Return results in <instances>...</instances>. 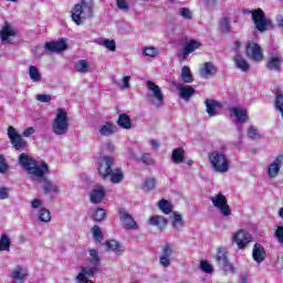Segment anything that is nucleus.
<instances>
[{
  "label": "nucleus",
  "instance_id": "obj_2",
  "mask_svg": "<svg viewBox=\"0 0 283 283\" xmlns=\"http://www.w3.org/2000/svg\"><path fill=\"white\" fill-rule=\"evenodd\" d=\"M97 174L103 180H109L113 185H120L125 180L123 169L116 167V159L112 156L97 158Z\"/></svg>",
  "mask_w": 283,
  "mask_h": 283
},
{
  "label": "nucleus",
  "instance_id": "obj_6",
  "mask_svg": "<svg viewBox=\"0 0 283 283\" xmlns=\"http://www.w3.org/2000/svg\"><path fill=\"white\" fill-rule=\"evenodd\" d=\"M214 260L217 262V266L223 271L224 275L228 273H232V275H234L235 265L229 261V251H227V248L219 247L217 249Z\"/></svg>",
  "mask_w": 283,
  "mask_h": 283
},
{
  "label": "nucleus",
  "instance_id": "obj_20",
  "mask_svg": "<svg viewBox=\"0 0 283 283\" xmlns=\"http://www.w3.org/2000/svg\"><path fill=\"white\" fill-rule=\"evenodd\" d=\"M266 70L272 72H282V56L280 55H272L268 59L265 63Z\"/></svg>",
  "mask_w": 283,
  "mask_h": 283
},
{
  "label": "nucleus",
  "instance_id": "obj_23",
  "mask_svg": "<svg viewBox=\"0 0 283 283\" xmlns=\"http://www.w3.org/2000/svg\"><path fill=\"white\" fill-rule=\"evenodd\" d=\"M217 72H218V69L211 62H206L203 64V67L200 70V74L201 76H203V78H211V76H214Z\"/></svg>",
  "mask_w": 283,
  "mask_h": 283
},
{
  "label": "nucleus",
  "instance_id": "obj_45",
  "mask_svg": "<svg viewBox=\"0 0 283 283\" xmlns=\"http://www.w3.org/2000/svg\"><path fill=\"white\" fill-rule=\"evenodd\" d=\"M39 219L41 222H50L52 220V213L48 209L42 208L39 212Z\"/></svg>",
  "mask_w": 283,
  "mask_h": 283
},
{
  "label": "nucleus",
  "instance_id": "obj_19",
  "mask_svg": "<svg viewBox=\"0 0 283 283\" xmlns=\"http://www.w3.org/2000/svg\"><path fill=\"white\" fill-rule=\"evenodd\" d=\"M283 155H279L275 160L269 165L268 167V176L269 178H277L280 174V169H282Z\"/></svg>",
  "mask_w": 283,
  "mask_h": 283
},
{
  "label": "nucleus",
  "instance_id": "obj_29",
  "mask_svg": "<svg viewBox=\"0 0 283 283\" xmlns=\"http://www.w3.org/2000/svg\"><path fill=\"white\" fill-rule=\"evenodd\" d=\"M107 251H113L116 255H123V245L116 240H108L105 242Z\"/></svg>",
  "mask_w": 283,
  "mask_h": 283
},
{
  "label": "nucleus",
  "instance_id": "obj_46",
  "mask_svg": "<svg viewBox=\"0 0 283 283\" xmlns=\"http://www.w3.org/2000/svg\"><path fill=\"white\" fill-rule=\"evenodd\" d=\"M90 255L92 256L91 264H93L94 266H101V256L98 255V251H96L95 249H91Z\"/></svg>",
  "mask_w": 283,
  "mask_h": 283
},
{
  "label": "nucleus",
  "instance_id": "obj_28",
  "mask_svg": "<svg viewBox=\"0 0 283 283\" xmlns=\"http://www.w3.org/2000/svg\"><path fill=\"white\" fill-rule=\"evenodd\" d=\"M117 125L122 129H132V117L127 113L119 114L117 118Z\"/></svg>",
  "mask_w": 283,
  "mask_h": 283
},
{
  "label": "nucleus",
  "instance_id": "obj_40",
  "mask_svg": "<svg viewBox=\"0 0 283 283\" xmlns=\"http://www.w3.org/2000/svg\"><path fill=\"white\" fill-rule=\"evenodd\" d=\"M29 76L34 83H39V81H41V72H39L36 66L29 67Z\"/></svg>",
  "mask_w": 283,
  "mask_h": 283
},
{
  "label": "nucleus",
  "instance_id": "obj_57",
  "mask_svg": "<svg viewBox=\"0 0 283 283\" xmlns=\"http://www.w3.org/2000/svg\"><path fill=\"white\" fill-rule=\"evenodd\" d=\"M10 198V193L8 192V188L1 187L0 188V200H8Z\"/></svg>",
  "mask_w": 283,
  "mask_h": 283
},
{
  "label": "nucleus",
  "instance_id": "obj_13",
  "mask_svg": "<svg viewBox=\"0 0 283 283\" xmlns=\"http://www.w3.org/2000/svg\"><path fill=\"white\" fill-rule=\"evenodd\" d=\"M161 253L159 264L165 269H169V266H171V256L176 253L171 247V243H166L161 250Z\"/></svg>",
  "mask_w": 283,
  "mask_h": 283
},
{
  "label": "nucleus",
  "instance_id": "obj_17",
  "mask_svg": "<svg viewBox=\"0 0 283 283\" xmlns=\"http://www.w3.org/2000/svg\"><path fill=\"white\" fill-rule=\"evenodd\" d=\"M148 224H150V227H157L159 231H165L167 224H169V220L164 216L155 214L149 218Z\"/></svg>",
  "mask_w": 283,
  "mask_h": 283
},
{
  "label": "nucleus",
  "instance_id": "obj_31",
  "mask_svg": "<svg viewBox=\"0 0 283 283\" xmlns=\"http://www.w3.org/2000/svg\"><path fill=\"white\" fill-rule=\"evenodd\" d=\"M232 113L238 119V123H247V120H249V115L247 114V109L244 108L240 109L238 107H233Z\"/></svg>",
  "mask_w": 283,
  "mask_h": 283
},
{
  "label": "nucleus",
  "instance_id": "obj_14",
  "mask_svg": "<svg viewBox=\"0 0 283 283\" xmlns=\"http://www.w3.org/2000/svg\"><path fill=\"white\" fill-rule=\"evenodd\" d=\"M44 48L51 53L65 52V50H67V42H65V39H60L56 41L46 42Z\"/></svg>",
  "mask_w": 283,
  "mask_h": 283
},
{
  "label": "nucleus",
  "instance_id": "obj_11",
  "mask_svg": "<svg viewBox=\"0 0 283 283\" xmlns=\"http://www.w3.org/2000/svg\"><path fill=\"white\" fill-rule=\"evenodd\" d=\"M119 220L127 231H136L138 229V223L134 220V217L127 212L125 208L119 210Z\"/></svg>",
  "mask_w": 283,
  "mask_h": 283
},
{
  "label": "nucleus",
  "instance_id": "obj_21",
  "mask_svg": "<svg viewBox=\"0 0 283 283\" xmlns=\"http://www.w3.org/2000/svg\"><path fill=\"white\" fill-rule=\"evenodd\" d=\"M252 258L254 262H258V264H261V262H264V260H266V251L264 250V247H262V244L255 243L253 245Z\"/></svg>",
  "mask_w": 283,
  "mask_h": 283
},
{
  "label": "nucleus",
  "instance_id": "obj_7",
  "mask_svg": "<svg viewBox=\"0 0 283 283\" xmlns=\"http://www.w3.org/2000/svg\"><path fill=\"white\" fill-rule=\"evenodd\" d=\"M252 14V21L259 32H266V30H273V21L266 19L262 9H254L250 11Z\"/></svg>",
  "mask_w": 283,
  "mask_h": 283
},
{
  "label": "nucleus",
  "instance_id": "obj_9",
  "mask_svg": "<svg viewBox=\"0 0 283 283\" xmlns=\"http://www.w3.org/2000/svg\"><path fill=\"white\" fill-rule=\"evenodd\" d=\"M245 54L252 61L260 63V61H264V53L262 52V46L258 43L248 42L245 46Z\"/></svg>",
  "mask_w": 283,
  "mask_h": 283
},
{
  "label": "nucleus",
  "instance_id": "obj_1",
  "mask_svg": "<svg viewBox=\"0 0 283 283\" xmlns=\"http://www.w3.org/2000/svg\"><path fill=\"white\" fill-rule=\"evenodd\" d=\"M19 163L21 167L24 169V171H27V174L31 176V178H43L44 193H56V191H59V188L51 184V181L48 180V178H45V174L50 172V166L48 165V163H42V165L39 166V163L25 153L20 154Z\"/></svg>",
  "mask_w": 283,
  "mask_h": 283
},
{
  "label": "nucleus",
  "instance_id": "obj_36",
  "mask_svg": "<svg viewBox=\"0 0 283 283\" xmlns=\"http://www.w3.org/2000/svg\"><path fill=\"white\" fill-rule=\"evenodd\" d=\"M75 72H80L81 74H85V72H90V64L86 60H80L74 65Z\"/></svg>",
  "mask_w": 283,
  "mask_h": 283
},
{
  "label": "nucleus",
  "instance_id": "obj_41",
  "mask_svg": "<svg viewBox=\"0 0 283 283\" xmlns=\"http://www.w3.org/2000/svg\"><path fill=\"white\" fill-rule=\"evenodd\" d=\"M92 233H93V238H94L95 242L101 244V242H103V230H101V228L98 226H93Z\"/></svg>",
  "mask_w": 283,
  "mask_h": 283
},
{
  "label": "nucleus",
  "instance_id": "obj_35",
  "mask_svg": "<svg viewBox=\"0 0 283 283\" xmlns=\"http://www.w3.org/2000/svg\"><path fill=\"white\" fill-rule=\"evenodd\" d=\"M181 80L184 83H193V74H191V69H189V66H184L181 69Z\"/></svg>",
  "mask_w": 283,
  "mask_h": 283
},
{
  "label": "nucleus",
  "instance_id": "obj_58",
  "mask_svg": "<svg viewBox=\"0 0 283 283\" xmlns=\"http://www.w3.org/2000/svg\"><path fill=\"white\" fill-rule=\"evenodd\" d=\"M33 54L36 59H41L43 56V46L39 45L33 49Z\"/></svg>",
  "mask_w": 283,
  "mask_h": 283
},
{
  "label": "nucleus",
  "instance_id": "obj_15",
  "mask_svg": "<svg viewBox=\"0 0 283 283\" xmlns=\"http://www.w3.org/2000/svg\"><path fill=\"white\" fill-rule=\"evenodd\" d=\"M105 187L103 185H96L91 191L90 198L93 205H101L105 200Z\"/></svg>",
  "mask_w": 283,
  "mask_h": 283
},
{
  "label": "nucleus",
  "instance_id": "obj_54",
  "mask_svg": "<svg viewBox=\"0 0 283 283\" xmlns=\"http://www.w3.org/2000/svg\"><path fill=\"white\" fill-rule=\"evenodd\" d=\"M274 235H275L277 242H280V244H283V226H279L276 228Z\"/></svg>",
  "mask_w": 283,
  "mask_h": 283
},
{
  "label": "nucleus",
  "instance_id": "obj_53",
  "mask_svg": "<svg viewBox=\"0 0 283 283\" xmlns=\"http://www.w3.org/2000/svg\"><path fill=\"white\" fill-rule=\"evenodd\" d=\"M104 46L106 50H109V52H116V41L114 40H105Z\"/></svg>",
  "mask_w": 283,
  "mask_h": 283
},
{
  "label": "nucleus",
  "instance_id": "obj_12",
  "mask_svg": "<svg viewBox=\"0 0 283 283\" xmlns=\"http://www.w3.org/2000/svg\"><path fill=\"white\" fill-rule=\"evenodd\" d=\"M8 136L14 149L19 150L25 149V147H28V143L21 135H19V133H17V129L13 126L8 127Z\"/></svg>",
  "mask_w": 283,
  "mask_h": 283
},
{
  "label": "nucleus",
  "instance_id": "obj_34",
  "mask_svg": "<svg viewBox=\"0 0 283 283\" xmlns=\"http://www.w3.org/2000/svg\"><path fill=\"white\" fill-rule=\"evenodd\" d=\"M12 245V241H10V237L6 233L0 235V252L1 251H10V247Z\"/></svg>",
  "mask_w": 283,
  "mask_h": 283
},
{
  "label": "nucleus",
  "instance_id": "obj_25",
  "mask_svg": "<svg viewBox=\"0 0 283 283\" xmlns=\"http://www.w3.org/2000/svg\"><path fill=\"white\" fill-rule=\"evenodd\" d=\"M178 91L180 98H182L184 101H190L191 96L196 94V88H193L192 86L179 85Z\"/></svg>",
  "mask_w": 283,
  "mask_h": 283
},
{
  "label": "nucleus",
  "instance_id": "obj_62",
  "mask_svg": "<svg viewBox=\"0 0 283 283\" xmlns=\"http://www.w3.org/2000/svg\"><path fill=\"white\" fill-rule=\"evenodd\" d=\"M32 209H39L41 207V199H33L31 202Z\"/></svg>",
  "mask_w": 283,
  "mask_h": 283
},
{
  "label": "nucleus",
  "instance_id": "obj_60",
  "mask_svg": "<svg viewBox=\"0 0 283 283\" xmlns=\"http://www.w3.org/2000/svg\"><path fill=\"white\" fill-rule=\"evenodd\" d=\"M22 134L25 138H30V136L34 134V127H28L27 129L23 130Z\"/></svg>",
  "mask_w": 283,
  "mask_h": 283
},
{
  "label": "nucleus",
  "instance_id": "obj_44",
  "mask_svg": "<svg viewBox=\"0 0 283 283\" xmlns=\"http://www.w3.org/2000/svg\"><path fill=\"white\" fill-rule=\"evenodd\" d=\"M275 109L281 113V116L283 118V94L277 93L274 101Z\"/></svg>",
  "mask_w": 283,
  "mask_h": 283
},
{
  "label": "nucleus",
  "instance_id": "obj_18",
  "mask_svg": "<svg viewBox=\"0 0 283 283\" xmlns=\"http://www.w3.org/2000/svg\"><path fill=\"white\" fill-rule=\"evenodd\" d=\"M146 86L149 92H153L154 98L158 102V105H164L165 95H163V91H160V86L156 85L153 81H146Z\"/></svg>",
  "mask_w": 283,
  "mask_h": 283
},
{
  "label": "nucleus",
  "instance_id": "obj_49",
  "mask_svg": "<svg viewBox=\"0 0 283 283\" xmlns=\"http://www.w3.org/2000/svg\"><path fill=\"white\" fill-rule=\"evenodd\" d=\"M144 187L145 189H147V191H154V189H156V178L154 177L146 178L144 182Z\"/></svg>",
  "mask_w": 283,
  "mask_h": 283
},
{
  "label": "nucleus",
  "instance_id": "obj_33",
  "mask_svg": "<svg viewBox=\"0 0 283 283\" xmlns=\"http://www.w3.org/2000/svg\"><path fill=\"white\" fill-rule=\"evenodd\" d=\"M171 224L175 228V231H180V229H182V227H185V221L182 220V214L175 211Z\"/></svg>",
  "mask_w": 283,
  "mask_h": 283
},
{
  "label": "nucleus",
  "instance_id": "obj_50",
  "mask_svg": "<svg viewBox=\"0 0 283 283\" xmlns=\"http://www.w3.org/2000/svg\"><path fill=\"white\" fill-rule=\"evenodd\" d=\"M179 14L180 17H182V19H186L187 21H191V19H193V13L189 8H181L179 10Z\"/></svg>",
  "mask_w": 283,
  "mask_h": 283
},
{
  "label": "nucleus",
  "instance_id": "obj_59",
  "mask_svg": "<svg viewBox=\"0 0 283 283\" xmlns=\"http://www.w3.org/2000/svg\"><path fill=\"white\" fill-rule=\"evenodd\" d=\"M78 283H93L92 280L87 279V276H85V274H78L76 276Z\"/></svg>",
  "mask_w": 283,
  "mask_h": 283
},
{
  "label": "nucleus",
  "instance_id": "obj_52",
  "mask_svg": "<svg viewBox=\"0 0 283 283\" xmlns=\"http://www.w3.org/2000/svg\"><path fill=\"white\" fill-rule=\"evenodd\" d=\"M10 170V166H8V161H6V157L0 154V174H8Z\"/></svg>",
  "mask_w": 283,
  "mask_h": 283
},
{
  "label": "nucleus",
  "instance_id": "obj_26",
  "mask_svg": "<svg viewBox=\"0 0 283 283\" xmlns=\"http://www.w3.org/2000/svg\"><path fill=\"white\" fill-rule=\"evenodd\" d=\"M118 132V126L114 125L112 122H106L105 125H103L99 128L101 136H112Z\"/></svg>",
  "mask_w": 283,
  "mask_h": 283
},
{
  "label": "nucleus",
  "instance_id": "obj_43",
  "mask_svg": "<svg viewBox=\"0 0 283 283\" xmlns=\"http://www.w3.org/2000/svg\"><path fill=\"white\" fill-rule=\"evenodd\" d=\"M199 269L203 273H208V274L213 273V265H211V263H209V261H207V260H201L200 261Z\"/></svg>",
  "mask_w": 283,
  "mask_h": 283
},
{
  "label": "nucleus",
  "instance_id": "obj_4",
  "mask_svg": "<svg viewBox=\"0 0 283 283\" xmlns=\"http://www.w3.org/2000/svg\"><path fill=\"white\" fill-rule=\"evenodd\" d=\"M52 132L55 136H65L70 132V117L66 109H56V115L52 122Z\"/></svg>",
  "mask_w": 283,
  "mask_h": 283
},
{
  "label": "nucleus",
  "instance_id": "obj_47",
  "mask_svg": "<svg viewBox=\"0 0 283 283\" xmlns=\"http://www.w3.org/2000/svg\"><path fill=\"white\" fill-rule=\"evenodd\" d=\"M25 275H28V273L23 272V269L18 268L17 270H14L12 272V277L13 280H18L19 282H23L25 280Z\"/></svg>",
  "mask_w": 283,
  "mask_h": 283
},
{
  "label": "nucleus",
  "instance_id": "obj_30",
  "mask_svg": "<svg viewBox=\"0 0 283 283\" xmlns=\"http://www.w3.org/2000/svg\"><path fill=\"white\" fill-rule=\"evenodd\" d=\"M158 209L161 210V213H165V216H169V213H172L174 206L169 202L167 199H161L158 201Z\"/></svg>",
  "mask_w": 283,
  "mask_h": 283
},
{
  "label": "nucleus",
  "instance_id": "obj_55",
  "mask_svg": "<svg viewBox=\"0 0 283 283\" xmlns=\"http://www.w3.org/2000/svg\"><path fill=\"white\" fill-rule=\"evenodd\" d=\"M36 101H40V103H50V101H52V96L48 94H38Z\"/></svg>",
  "mask_w": 283,
  "mask_h": 283
},
{
  "label": "nucleus",
  "instance_id": "obj_16",
  "mask_svg": "<svg viewBox=\"0 0 283 283\" xmlns=\"http://www.w3.org/2000/svg\"><path fill=\"white\" fill-rule=\"evenodd\" d=\"M200 48H202V43H200V41L195 39L188 40L181 50L184 59H187L189 54H192L196 50H200Z\"/></svg>",
  "mask_w": 283,
  "mask_h": 283
},
{
  "label": "nucleus",
  "instance_id": "obj_48",
  "mask_svg": "<svg viewBox=\"0 0 283 283\" xmlns=\"http://www.w3.org/2000/svg\"><path fill=\"white\" fill-rule=\"evenodd\" d=\"M140 160L142 163H144V165H147L148 167L156 165V160L151 158V154L149 153L142 154Z\"/></svg>",
  "mask_w": 283,
  "mask_h": 283
},
{
  "label": "nucleus",
  "instance_id": "obj_8",
  "mask_svg": "<svg viewBox=\"0 0 283 283\" xmlns=\"http://www.w3.org/2000/svg\"><path fill=\"white\" fill-rule=\"evenodd\" d=\"M213 207L220 211L222 216L228 218V216H231V207H229V202L227 200V197L222 195L221 192L217 193L216 196L210 198Z\"/></svg>",
  "mask_w": 283,
  "mask_h": 283
},
{
  "label": "nucleus",
  "instance_id": "obj_63",
  "mask_svg": "<svg viewBox=\"0 0 283 283\" xmlns=\"http://www.w3.org/2000/svg\"><path fill=\"white\" fill-rule=\"evenodd\" d=\"M150 145H151L153 149H158L160 147V144L156 139H153L150 142Z\"/></svg>",
  "mask_w": 283,
  "mask_h": 283
},
{
  "label": "nucleus",
  "instance_id": "obj_51",
  "mask_svg": "<svg viewBox=\"0 0 283 283\" xmlns=\"http://www.w3.org/2000/svg\"><path fill=\"white\" fill-rule=\"evenodd\" d=\"M248 136L252 139V140H258L260 139V132L253 127V126H249L248 127Z\"/></svg>",
  "mask_w": 283,
  "mask_h": 283
},
{
  "label": "nucleus",
  "instance_id": "obj_5",
  "mask_svg": "<svg viewBox=\"0 0 283 283\" xmlns=\"http://www.w3.org/2000/svg\"><path fill=\"white\" fill-rule=\"evenodd\" d=\"M208 159L216 174H227L229 171V157L224 153L213 150L208 154Z\"/></svg>",
  "mask_w": 283,
  "mask_h": 283
},
{
  "label": "nucleus",
  "instance_id": "obj_24",
  "mask_svg": "<svg viewBox=\"0 0 283 283\" xmlns=\"http://www.w3.org/2000/svg\"><path fill=\"white\" fill-rule=\"evenodd\" d=\"M205 104H206V112L208 116H210V118L213 116H218V113L216 112V109H218V107H221L218 101L206 99Z\"/></svg>",
  "mask_w": 283,
  "mask_h": 283
},
{
  "label": "nucleus",
  "instance_id": "obj_39",
  "mask_svg": "<svg viewBox=\"0 0 283 283\" xmlns=\"http://www.w3.org/2000/svg\"><path fill=\"white\" fill-rule=\"evenodd\" d=\"M234 61L237 63V67H239V70H241L242 72H249V70H251V65H249V62H247V60L237 56Z\"/></svg>",
  "mask_w": 283,
  "mask_h": 283
},
{
  "label": "nucleus",
  "instance_id": "obj_56",
  "mask_svg": "<svg viewBox=\"0 0 283 283\" xmlns=\"http://www.w3.org/2000/svg\"><path fill=\"white\" fill-rule=\"evenodd\" d=\"M116 6L118 10H129V4H127V1L125 0H117Z\"/></svg>",
  "mask_w": 283,
  "mask_h": 283
},
{
  "label": "nucleus",
  "instance_id": "obj_38",
  "mask_svg": "<svg viewBox=\"0 0 283 283\" xmlns=\"http://www.w3.org/2000/svg\"><path fill=\"white\" fill-rule=\"evenodd\" d=\"M93 220L95 222H103L107 218V212H105V209L103 208H97L94 213H93Z\"/></svg>",
  "mask_w": 283,
  "mask_h": 283
},
{
  "label": "nucleus",
  "instance_id": "obj_64",
  "mask_svg": "<svg viewBox=\"0 0 283 283\" xmlns=\"http://www.w3.org/2000/svg\"><path fill=\"white\" fill-rule=\"evenodd\" d=\"M276 23H277V25H279L280 28H283V19H282V17H280V18L276 19Z\"/></svg>",
  "mask_w": 283,
  "mask_h": 283
},
{
  "label": "nucleus",
  "instance_id": "obj_3",
  "mask_svg": "<svg viewBox=\"0 0 283 283\" xmlns=\"http://www.w3.org/2000/svg\"><path fill=\"white\" fill-rule=\"evenodd\" d=\"M94 17V0H82L73 7L71 11L72 21L76 25H81L86 19H92Z\"/></svg>",
  "mask_w": 283,
  "mask_h": 283
},
{
  "label": "nucleus",
  "instance_id": "obj_61",
  "mask_svg": "<svg viewBox=\"0 0 283 283\" xmlns=\"http://www.w3.org/2000/svg\"><path fill=\"white\" fill-rule=\"evenodd\" d=\"M130 76L129 75H126L123 77V83H124V88L125 90H129V81H130Z\"/></svg>",
  "mask_w": 283,
  "mask_h": 283
},
{
  "label": "nucleus",
  "instance_id": "obj_22",
  "mask_svg": "<svg viewBox=\"0 0 283 283\" xmlns=\"http://www.w3.org/2000/svg\"><path fill=\"white\" fill-rule=\"evenodd\" d=\"M0 36L2 43H10V36H17V33L14 32V30H12V27H10L8 22H4V25L0 31Z\"/></svg>",
  "mask_w": 283,
  "mask_h": 283
},
{
  "label": "nucleus",
  "instance_id": "obj_42",
  "mask_svg": "<svg viewBox=\"0 0 283 283\" xmlns=\"http://www.w3.org/2000/svg\"><path fill=\"white\" fill-rule=\"evenodd\" d=\"M143 54L145 56H149L150 59H156V56H158V48L145 46L143 49Z\"/></svg>",
  "mask_w": 283,
  "mask_h": 283
},
{
  "label": "nucleus",
  "instance_id": "obj_32",
  "mask_svg": "<svg viewBox=\"0 0 283 283\" xmlns=\"http://www.w3.org/2000/svg\"><path fill=\"white\" fill-rule=\"evenodd\" d=\"M219 30L222 34H231V20L224 17L219 21Z\"/></svg>",
  "mask_w": 283,
  "mask_h": 283
},
{
  "label": "nucleus",
  "instance_id": "obj_27",
  "mask_svg": "<svg viewBox=\"0 0 283 283\" xmlns=\"http://www.w3.org/2000/svg\"><path fill=\"white\" fill-rule=\"evenodd\" d=\"M170 158L174 165H180L185 163V148L179 147V148L172 149Z\"/></svg>",
  "mask_w": 283,
  "mask_h": 283
},
{
  "label": "nucleus",
  "instance_id": "obj_10",
  "mask_svg": "<svg viewBox=\"0 0 283 283\" xmlns=\"http://www.w3.org/2000/svg\"><path fill=\"white\" fill-rule=\"evenodd\" d=\"M232 242L237 244L238 249H247L250 242H253V235L245 230H239L233 234Z\"/></svg>",
  "mask_w": 283,
  "mask_h": 283
},
{
  "label": "nucleus",
  "instance_id": "obj_37",
  "mask_svg": "<svg viewBox=\"0 0 283 283\" xmlns=\"http://www.w3.org/2000/svg\"><path fill=\"white\" fill-rule=\"evenodd\" d=\"M95 273H101V265H94L93 268H82L80 274H84V277L88 275V277H94Z\"/></svg>",
  "mask_w": 283,
  "mask_h": 283
}]
</instances>
